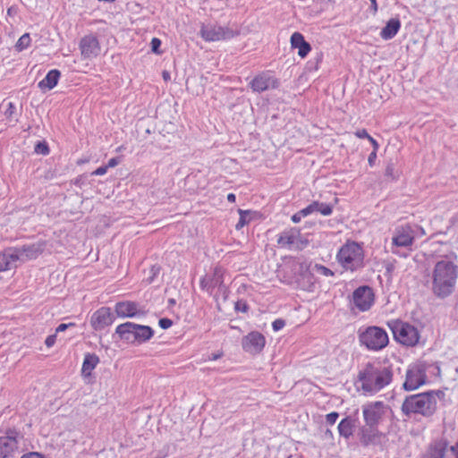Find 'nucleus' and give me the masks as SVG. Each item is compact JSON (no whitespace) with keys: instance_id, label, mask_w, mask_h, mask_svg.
<instances>
[{"instance_id":"obj_14","label":"nucleus","mask_w":458,"mask_h":458,"mask_svg":"<svg viewBox=\"0 0 458 458\" xmlns=\"http://www.w3.org/2000/svg\"><path fill=\"white\" fill-rule=\"evenodd\" d=\"M254 92H263L279 87L278 80L268 72H264L255 76L249 83Z\"/></svg>"},{"instance_id":"obj_23","label":"nucleus","mask_w":458,"mask_h":458,"mask_svg":"<svg viewBox=\"0 0 458 458\" xmlns=\"http://www.w3.org/2000/svg\"><path fill=\"white\" fill-rule=\"evenodd\" d=\"M80 48L84 58L96 57L100 52L98 40L92 35L85 36L81 38Z\"/></svg>"},{"instance_id":"obj_52","label":"nucleus","mask_w":458,"mask_h":458,"mask_svg":"<svg viewBox=\"0 0 458 458\" xmlns=\"http://www.w3.org/2000/svg\"><path fill=\"white\" fill-rule=\"evenodd\" d=\"M369 140V142L372 144L373 146V151H377L378 148H379V145L378 143L377 142V140L375 139H373L371 136L369 137L368 139Z\"/></svg>"},{"instance_id":"obj_8","label":"nucleus","mask_w":458,"mask_h":458,"mask_svg":"<svg viewBox=\"0 0 458 458\" xmlns=\"http://www.w3.org/2000/svg\"><path fill=\"white\" fill-rule=\"evenodd\" d=\"M394 339L406 346H414L418 344L420 335L417 328L408 323L393 321L389 323Z\"/></svg>"},{"instance_id":"obj_56","label":"nucleus","mask_w":458,"mask_h":458,"mask_svg":"<svg viewBox=\"0 0 458 458\" xmlns=\"http://www.w3.org/2000/svg\"><path fill=\"white\" fill-rule=\"evenodd\" d=\"M221 356H222V353H213L209 357V360H216L219 359Z\"/></svg>"},{"instance_id":"obj_11","label":"nucleus","mask_w":458,"mask_h":458,"mask_svg":"<svg viewBox=\"0 0 458 458\" xmlns=\"http://www.w3.org/2000/svg\"><path fill=\"white\" fill-rule=\"evenodd\" d=\"M200 35L206 41H219L232 38L234 33L227 27L209 23L202 25Z\"/></svg>"},{"instance_id":"obj_31","label":"nucleus","mask_w":458,"mask_h":458,"mask_svg":"<svg viewBox=\"0 0 458 458\" xmlns=\"http://www.w3.org/2000/svg\"><path fill=\"white\" fill-rule=\"evenodd\" d=\"M30 44V37L29 33L23 34L17 41L15 47L18 51L26 49Z\"/></svg>"},{"instance_id":"obj_58","label":"nucleus","mask_w":458,"mask_h":458,"mask_svg":"<svg viewBox=\"0 0 458 458\" xmlns=\"http://www.w3.org/2000/svg\"><path fill=\"white\" fill-rule=\"evenodd\" d=\"M151 270H152L154 276H156L159 272V268L156 267H153Z\"/></svg>"},{"instance_id":"obj_12","label":"nucleus","mask_w":458,"mask_h":458,"mask_svg":"<svg viewBox=\"0 0 458 458\" xmlns=\"http://www.w3.org/2000/svg\"><path fill=\"white\" fill-rule=\"evenodd\" d=\"M386 406L383 402H371L362 406L366 426H377L382 420Z\"/></svg>"},{"instance_id":"obj_50","label":"nucleus","mask_w":458,"mask_h":458,"mask_svg":"<svg viewBox=\"0 0 458 458\" xmlns=\"http://www.w3.org/2000/svg\"><path fill=\"white\" fill-rule=\"evenodd\" d=\"M119 164V160L117 157H113L111 159L108 160V163L106 166H107V168L109 167H114L116 166L117 165Z\"/></svg>"},{"instance_id":"obj_25","label":"nucleus","mask_w":458,"mask_h":458,"mask_svg":"<svg viewBox=\"0 0 458 458\" xmlns=\"http://www.w3.org/2000/svg\"><path fill=\"white\" fill-rule=\"evenodd\" d=\"M291 44L293 48H298V55L304 58L311 50L310 43H308L302 34L294 32L291 37Z\"/></svg>"},{"instance_id":"obj_43","label":"nucleus","mask_w":458,"mask_h":458,"mask_svg":"<svg viewBox=\"0 0 458 458\" xmlns=\"http://www.w3.org/2000/svg\"><path fill=\"white\" fill-rule=\"evenodd\" d=\"M235 310L246 312L248 310V305L244 301H237L235 304Z\"/></svg>"},{"instance_id":"obj_47","label":"nucleus","mask_w":458,"mask_h":458,"mask_svg":"<svg viewBox=\"0 0 458 458\" xmlns=\"http://www.w3.org/2000/svg\"><path fill=\"white\" fill-rule=\"evenodd\" d=\"M377 159V151H372L368 158L369 165L373 166L375 165V161Z\"/></svg>"},{"instance_id":"obj_18","label":"nucleus","mask_w":458,"mask_h":458,"mask_svg":"<svg viewBox=\"0 0 458 458\" xmlns=\"http://www.w3.org/2000/svg\"><path fill=\"white\" fill-rule=\"evenodd\" d=\"M448 446L445 437L436 438L428 445L420 458H445Z\"/></svg>"},{"instance_id":"obj_19","label":"nucleus","mask_w":458,"mask_h":458,"mask_svg":"<svg viewBox=\"0 0 458 458\" xmlns=\"http://www.w3.org/2000/svg\"><path fill=\"white\" fill-rule=\"evenodd\" d=\"M114 317L108 307H102L95 311L91 317L90 323L95 330H103L113 324Z\"/></svg>"},{"instance_id":"obj_54","label":"nucleus","mask_w":458,"mask_h":458,"mask_svg":"<svg viewBox=\"0 0 458 458\" xmlns=\"http://www.w3.org/2000/svg\"><path fill=\"white\" fill-rule=\"evenodd\" d=\"M450 450L455 454L456 458H458V443L455 445L451 446Z\"/></svg>"},{"instance_id":"obj_29","label":"nucleus","mask_w":458,"mask_h":458,"mask_svg":"<svg viewBox=\"0 0 458 458\" xmlns=\"http://www.w3.org/2000/svg\"><path fill=\"white\" fill-rule=\"evenodd\" d=\"M99 362V358L93 353H87L84 357L83 364H82V373L89 376L91 371L96 368V366Z\"/></svg>"},{"instance_id":"obj_33","label":"nucleus","mask_w":458,"mask_h":458,"mask_svg":"<svg viewBox=\"0 0 458 458\" xmlns=\"http://www.w3.org/2000/svg\"><path fill=\"white\" fill-rule=\"evenodd\" d=\"M385 176L391 181L397 179V177L399 176L398 172L394 169V166L392 163L386 165Z\"/></svg>"},{"instance_id":"obj_16","label":"nucleus","mask_w":458,"mask_h":458,"mask_svg":"<svg viewBox=\"0 0 458 458\" xmlns=\"http://www.w3.org/2000/svg\"><path fill=\"white\" fill-rule=\"evenodd\" d=\"M114 312L120 318H141L146 315V310L139 303L124 301H119L114 306Z\"/></svg>"},{"instance_id":"obj_48","label":"nucleus","mask_w":458,"mask_h":458,"mask_svg":"<svg viewBox=\"0 0 458 458\" xmlns=\"http://www.w3.org/2000/svg\"><path fill=\"white\" fill-rule=\"evenodd\" d=\"M21 458H44L43 455H41L38 453L32 452L26 454H23Z\"/></svg>"},{"instance_id":"obj_30","label":"nucleus","mask_w":458,"mask_h":458,"mask_svg":"<svg viewBox=\"0 0 458 458\" xmlns=\"http://www.w3.org/2000/svg\"><path fill=\"white\" fill-rule=\"evenodd\" d=\"M240 218L238 223L236 224L235 227L237 230L242 229L245 225H247L250 222V211L239 209Z\"/></svg>"},{"instance_id":"obj_3","label":"nucleus","mask_w":458,"mask_h":458,"mask_svg":"<svg viewBox=\"0 0 458 458\" xmlns=\"http://www.w3.org/2000/svg\"><path fill=\"white\" fill-rule=\"evenodd\" d=\"M440 392L428 391L407 396L403 404L402 411L406 416L420 414L424 417L433 415L437 410V395Z\"/></svg>"},{"instance_id":"obj_1","label":"nucleus","mask_w":458,"mask_h":458,"mask_svg":"<svg viewBox=\"0 0 458 458\" xmlns=\"http://www.w3.org/2000/svg\"><path fill=\"white\" fill-rule=\"evenodd\" d=\"M393 369L386 363L369 362L359 372L360 389L364 394L373 395L388 386L393 381Z\"/></svg>"},{"instance_id":"obj_39","label":"nucleus","mask_w":458,"mask_h":458,"mask_svg":"<svg viewBox=\"0 0 458 458\" xmlns=\"http://www.w3.org/2000/svg\"><path fill=\"white\" fill-rule=\"evenodd\" d=\"M284 326H285V321L281 318L276 319L272 323V327H273L274 331H276V332L281 330Z\"/></svg>"},{"instance_id":"obj_45","label":"nucleus","mask_w":458,"mask_h":458,"mask_svg":"<svg viewBox=\"0 0 458 458\" xmlns=\"http://www.w3.org/2000/svg\"><path fill=\"white\" fill-rule=\"evenodd\" d=\"M355 135L360 139H369L370 136L365 129L358 130Z\"/></svg>"},{"instance_id":"obj_20","label":"nucleus","mask_w":458,"mask_h":458,"mask_svg":"<svg viewBox=\"0 0 458 458\" xmlns=\"http://www.w3.org/2000/svg\"><path fill=\"white\" fill-rule=\"evenodd\" d=\"M223 269L221 267H216L211 276H205L200 280V287L207 292L211 291L217 287L221 292L225 291L223 278Z\"/></svg>"},{"instance_id":"obj_21","label":"nucleus","mask_w":458,"mask_h":458,"mask_svg":"<svg viewBox=\"0 0 458 458\" xmlns=\"http://www.w3.org/2000/svg\"><path fill=\"white\" fill-rule=\"evenodd\" d=\"M383 437L377 426H365L360 431V441L364 446L379 445Z\"/></svg>"},{"instance_id":"obj_41","label":"nucleus","mask_w":458,"mask_h":458,"mask_svg":"<svg viewBox=\"0 0 458 458\" xmlns=\"http://www.w3.org/2000/svg\"><path fill=\"white\" fill-rule=\"evenodd\" d=\"M74 326H75V324H74V323H68V324L62 323V324H60V325L56 327L55 332H56V333L64 332V331H65L67 328L72 327H74Z\"/></svg>"},{"instance_id":"obj_27","label":"nucleus","mask_w":458,"mask_h":458,"mask_svg":"<svg viewBox=\"0 0 458 458\" xmlns=\"http://www.w3.org/2000/svg\"><path fill=\"white\" fill-rule=\"evenodd\" d=\"M400 28L401 22L399 19L393 18L389 20L386 26L382 29L380 36L385 40L391 39L398 33Z\"/></svg>"},{"instance_id":"obj_26","label":"nucleus","mask_w":458,"mask_h":458,"mask_svg":"<svg viewBox=\"0 0 458 458\" xmlns=\"http://www.w3.org/2000/svg\"><path fill=\"white\" fill-rule=\"evenodd\" d=\"M61 72L58 70H51L47 72L46 77L38 84V88L42 90H50L55 88L59 81Z\"/></svg>"},{"instance_id":"obj_10","label":"nucleus","mask_w":458,"mask_h":458,"mask_svg":"<svg viewBox=\"0 0 458 458\" xmlns=\"http://www.w3.org/2000/svg\"><path fill=\"white\" fill-rule=\"evenodd\" d=\"M277 244L289 250H302L308 245V241L302 237L300 230L291 228L278 236Z\"/></svg>"},{"instance_id":"obj_53","label":"nucleus","mask_w":458,"mask_h":458,"mask_svg":"<svg viewBox=\"0 0 458 458\" xmlns=\"http://www.w3.org/2000/svg\"><path fill=\"white\" fill-rule=\"evenodd\" d=\"M226 199H227V200H228L229 202L233 203V202L235 201V199H236V197H235V195H234L233 193H229V194L227 195Z\"/></svg>"},{"instance_id":"obj_35","label":"nucleus","mask_w":458,"mask_h":458,"mask_svg":"<svg viewBox=\"0 0 458 458\" xmlns=\"http://www.w3.org/2000/svg\"><path fill=\"white\" fill-rule=\"evenodd\" d=\"M34 150L37 154L47 155L49 153V148L46 142H38L35 145Z\"/></svg>"},{"instance_id":"obj_15","label":"nucleus","mask_w":458,"mask_h":458,"mask_svg":"<svg viewBox=\"0 0 458 458\" xmlns=\"http://www.w3.org/2000/svg\"><path fill=\"white\" fill-rule=\"evenodd\" d=\"M45 246L46 243L44 242H38L31 244L14 247L18 263H24L28 260L37 259L44 251Z\"/></svg>"},{"instance_id":"obj_57","label":"nucleus","mask_w":458,"mask_h":458,"mask_svg":"<svg viewBox=\"0 0 458 458\" xmlns=\"http://www.w3.org/2000/svg\"><path fill=\"white\" fill-rule=\"evenodd\" d=\"M163 78L165 81H167L170 79V75H169L168 72H165V71L163 72Z\"/></svg>"},{"instance_id":"obj_32","label":"nucleus","mask_w":458,"mask_h":458,"mask_svg":"<svg viewBox=\"0 0 458 458\" xmlns=\"http://www.w3.org/2000/svg\"><path fill=\"white\" fill-rule=\"evenodd\" d=\"M315 212H319L323 216H329L332 214V207L327 203L318 201V206L314 207Z\"/></svg>"},{"instance_id":"obj_46","label":"nucleus","mask_w":458,"mask_h":458,"mask_svg":"<svg viewBox=\"0 0 458 458\" xmlns=\"http://www.w3.org/2000/svg\"><path fill=\"white\" fill-rule=\"evenodd\" d=\"M107 166L106 165H103V166H100L98 168H97L93 173L92 174L93 175H104L105 174H106L107 172Z\"/></svg>"},{"instance_id":"obj_51","label":"nucleus","mask_w":458,"mask_h":458,"mask_svg":"<svg viewBox=\"0 0 458 458\" xmlns=\"http://www.w3.org/2000/svg\"><path fill=\"white\" fill-rule=\"evenodd\" d=\"M323 438L326 440H333L334 439L333 432L330 429H326L323 434Z\"/></svg>"},{"instance_id":"obj_42","label":"nucleus","mask_w":458,"mask_h":458,"mask_svg":"<svg viewBox=\"0 0 458 458\" xmlns=\"http://www.w3.org/2000/svg\"><path fill=\"white\" fill-rule=\"evenodd\" d=\"M15 112V106L13 103L12 102H9L8 103V106L4 112L5 115L7 117H12V115L13 114V113Z\"/></svg>"},{"instance_id":"obj_34","label":"nucleus","mask_w":458,"mask_h":458,"mask_svg":"<svg viewBox=\"0 0 458 458\" xmlns=\"http://www.w3.org/2000/svg\"><path fill=\"white\" fill-rule=\"evenodd\" d=\"M314 271L319 275L324 276H334V272L331 269L326 267L323 265H319V264H316L314 266Z\"/></svg>"},{"instance_id":"obj_5","label":"nucleus","mask_w":458,"mask_h":458,"mask_svg":"<svg viewBox=\"0 0 458 458\" xmlns=\"http://www.w3.org/2000/svg\"><path fill=\"white\" fill-rule=\"evenodd\" d=\"M115 334H117L122 340L131 344H140L153 336L154 330L148 326L126 322L116 327Z\"/></svg>"},{"instance_id":"obj_49","label":"nucleus","mask_w":458,"mask_h":458,"mask_svg":"<svg viewBox=\"0 0 458 458\" xmlns=\"http://www.w3.org/2000/svg\"><path fill=\"white\" fill-rule=\"evenodd\" d=\"M302 217H305L304 215H301V210L299 212H297L296 214H294L293 216H292V221L293 223H299Z\"/></svg>"},{"instance_id":"obj_7","label":"nucleus","mask_w":458,"mask_h":458,"mask_svg":"<svg viewBox=\"0 0 458 458\" xmlns=\"http://www.w3.org/2000/svg\"><path fill=\"white\" fill-rule=\"evenodd\" d=\"M359 339L362 345L369 350L380 351L384 349L389 342L388 335L385 329L379 327H368L364 330L359 331Z\"/></svg>"},{"instance_id":"obj_4","label":"nucleus","mask_w":458,"mask_h":458,"mask_svg":"<svg viewBox=\"0 0 458 458\" xmlns=\"http://www.w3.org/2000/svg\"><path fill=\"white\" fill-rule=\"evenodd\" d=\"M336 259L343 268L352 272L364 266V251L362 246L355 242L348 241L336 254Z\"/></svg>"},{"instance_id":"obj_9","label":"nucleus","mask_w":458,"mask_h":458,"mask_svg":"<svg viewBox=\"0 0 458 458\" xmlns=\"http://www.w3.org/2000/svg\"><path fill=\"white\" fill-rule=\"evenodd\" d=\"M427 381L426 369L421 364L409 366L403 387L406 391H413L423 386Z\"/></svg>"},{"instance_id":"obj_28","label":"nucleus","mask_w":458,"mask_h":458,"mask_svg":"<svg viewBox=\"0 0 458 458\" xmlns=\"http://www.w3.org/2000/svg\"><path fill=\"white\" fill-rule=\"evenodd\" d=\"M354 421L350 417L343 419L338 424V432L340 436L348 439L353 433Z\"/></svg>"},{"instance_id":"obj_38","label":"nucleus","mask_w":458,"mask_h":458,"mask_svg":"<svg viewBox=\"0 0 458 458\" xmlns=\"http://www.w3.org/2000/svg\"><path fill=\"white\" fill-rule=\"evenodd\" d=\"M158 325L163 329H168L169 327H172L173 322L170 318H163L159 319Z\"/></svg>"},{"instance_id":"obj_17","label":"nucleus","mask_w":458,"mask_h":458,"mask_svg":"<svg viewBox=\"0 0 458 458\" xmlns=\"http://www.w3.org/2000/svg\"><path fill=\"white\" fill-rule=\"evenodd\" d=\"M266 339L264 335L257 331L250 332L242 338V345L245 352L257 354L264 348Z\"/></svg>"},{"instance_id":"obj_36","label":"nucleus","mask_w":458,"mask_h":458,"mask_svg":"<svg viewBox=\"0 0 458 458\" xmlns=\"http://www.w3.org/2000/svg\"><path fill=\"white\" fill-rule=\"evenodd\" d=\"M316 206H318V201H313L311 204H310L306 208H302L301 210V214L307 216L314 213L315 212L314 207H316Z\"/></svg>"},{"instance_id":"obj_24","label":"nucleus","mask_w":458,"mask_h":458,"mask_svg":"<svg viewBox=\"0 0 458 458\" xmlns=\"http://www.w3.org/2000/svg\"><path fill=\"white\" fill-rule=\"evenodd\" d=\"M15 248L10 247L0 252V272L11 270L17 267V254Z\"/></svg>"},{"instance_id":"obj_22","label":"nucleus","mask_w":458,"mask_h":458,"mask_svg":"<svg viewBox=\"0 0 458 458\" xmlns=\"http://www.w3.org/2000/svg\"><path fill=\"white\" fill-rule=\"evenodd\" d=\"M19 452L17 436L0 437V458H10Z\"/></svg>"},{"instance_id":"obj_37","label":"nucleus","mask_w":458,"mask_h":458,"mask_svg":"<svg viewBox=\"0 0 458 458\" xmlns=\"http://www.w3.org/2000/svg\"><path fill=\"white\" fill-rule=\"evenodd\" d=\"M339 418V413L336 411H332L326 416V421L329 425H334L337 419Z\"/></svg>"},{"instance_id":"obj_2","label":"nucleus","mask_w":458,"mask_h":458,"mask_svg":"<svg viewBox=\"0 0 458 458\" xmlns=\"http://www.w3.org/2000/svg\"><path fill=\"white\" fill-rule=\"evenodd\" d=\"M458 277V266L448 258L437 261L430 273L431 291L438 298L444 299L454 291Z\"/></svg>"},{"instance_id":"obj_13","label":"nucleus","mask_w":458,"mask_h":458,"mask_svg":"<svg viewBox=\"0 0 458 458\" xmlns=\"http://www.w3.org/2000/svg\"><path fill=\"white\" fill-rule=\"evenodd\" d=\"M375 301V295L371 287L363 285L354 290L352 302L360 311L369 310Z\"/></svg>"},{"instance_id":"obj_44","label":"nucleus","mask_w":458,"mask_h":458,"mask_svg":"<svg viewBox=\"0 0 458 458\" xmlns=\"http://www.w3.org/2000/svg\"><path fill=\"white\" fill-rule=\"evenodd\" d=\"M55 340H56V335H48L47 337L46 341H45V344L47 347H52L55 344Z\"/></svg>"},{"instance_id":"obj_55","label":"nucleus","mask_w":458,"mask_h":458,"mask_svg":"<svg viewBox=\"0 0 458 458\" xmlns=\"http://www.w3.org/2000/svg\"><path fill=\"white\" fill-rule=\"evenodd\" d=\"M370 2H371V8L373 9L374 13H377V0H370Z\"/></svg>"},{"instance_id":"obj_6","label":"nucleus","mask_w":458,"mask_h":458,"mask_svg":"<svg viewBox=\"0 0 458 458\" xmlns=\"http://www.w3.org/2000/svg\"><path fill=\"white\" fill-rule=\"evenodd\" d=\"M417 229H420L421 233H424L422 228H419L417 225H411L409 224L395 227L392 237L390 248L391 252L399 256L406 257V254H403L399 251V248H411L413 244Z\"/></svg>"},{"instance_id":"obj_40","label":"nucleus","mask_w":458,"mask_h":458,"mask_svg":"<svg viewBox=\"0 0 458 458\" xmlns=\"http://www.w3.org/2000/svg\"><path fill=\"white\" fill-rule=\"evenodd\" d=\"M151 50L154 52V53H157L158 54L159 53V47L161 46V41L160 39L157 38H153L152 40H151Z\"/></svg>"}]
</instances>
